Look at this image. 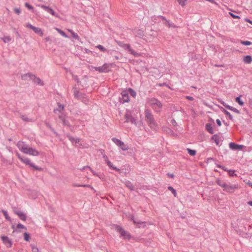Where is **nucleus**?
<instances>
[{
  "mask_svg": "<svg viewBox=\"0 0 252 252\" xmlns=\"http://www.w3.org/2000/svg\"><path fill=\"white\" fill-rule=\"evenodd\" d=\"M179 4L182 6H184L185 5V2L187 1V0H177Z\"/></svg>",
  "mask_w": 252,
  "mask_h": 252,
  "instance_id": "nucleus-56",
  "label": "nucleus"
},
{
  "mask_svg": "<svg viewBox=\"0 0 252 252\" xmlns=\"http://www.w3.org/2000/svg\"><path fill=\"white\" fill-rule=\"evenodd\" d=\"M206 130L211 134L214 132L213 127H205Z\"/></svg>",
  "mask_w": 252,
  "mask_h": 252,
  "instance_id": "nucleus-46",
  "label": "nucleus"
},
{
  "mask_svg": "<svg viewBox=\"0 0 252 252\" xmlns=\"http://www.w3.org/2000/svg\"><path fill=\"white\" fill-rule=\"evenodd\" d=\"M133 223L135 224L139 225V224H143L144 223H145V222L142 221H140L139 220H138L137 219H136L135 220H134V222Z\"/></svg>",
  "mask_w": 252,
  "mask_h": 252,
  "instance_id": "nucleus-52",
  "label": "nucleus"
},
{
  "mask_svg": "<svg viewBox=\"0 0 252 252\" xmlns=\"http://www.w3.org/2000/svg\"><path fill=\"white\" fill-rule=\"evenodd\" d=\"M227 109L234 112H235L238 114H240V112L239 110H238L237 109L234 108V107H233L231 106H227Z\"/></svg>",
  "mask_w": 252,
  "mask_h": 252,
  "instance_id": "nucleus-36",
  "label": "nucleus"
},
{
  "mask_svg": "<svg viewBox=\"0 0 252 252\" xmlns=\"http://www.w3.org/2000/svg\"><path fill=\"white\" fill-rule=\"evenodd\" d=\"M129 218L130 219V220L133 221V222H134V220H135L136 219H135L134 216L132 215H130Z\"/></svg>",
  "mask_w": 252,
  "mask_h": 252,
  "instance_id": "nucleus-64",
  "label": "nucleus"
},
{
  "mask_svg": "<svg viewBox=\"0 0 252 252\" xmlns=\"http://www.w3.org/2000/svg\"><path fill=\"white\" fill-rule=\"evenodd\" d=\"M219 101L220 102V103L223 105L227 109V106H229V105L227 104L226 103H225L224 101H223V100H219Z\"/></svg>",
  "mask_w": 252,
  "mask_h": 252,
  "instance_id": "nucleus-58",
  "label": "nucleus"
},
{
  "mask_svg": "<svg viewBox=\"0 0 252 252\" xmlns=\"http://www.w3.org/2000/svg\"><path fill=\"white\" fill-rule=\"evenodd\" d=\"M121 46L123 47L128 52L129 50L131 48L130 44L122 43L119 44Z\"/></svg>",
  "mask_w": 252,
  "mask_h": 252,
  "instance_id": "nucleus-32",
  "label": "nucleus"
},
{
  "mask_svg": "<svg viewBox=\"0 0 252 252\" xmlns=\"http://www.w3.org/2000/svg\"><path fill=\"white\" fill-rule=\"evenodd\" d=\"M103 158L106 163L108 162V161H109L108 157L105 154L103 155Z\"/></svg>",
  "mask_w": 252,
  "mask_h": 252,
  "instance_id": "nucleus-62",
  "label": "nucleus"
},
{
  "mask_svg": "<svg viewBox=\"0 0 252 252\" xmlns=\"http://www.w3.org/2000/svg\"><path fill=\"white\" fill-rule=\"evenodd\" d=\"M96 48L99 49L101 52H109V51L104 48L102 45H98L95 46Z\"/></svg>",
  "mask_w": 252,
  "mask_h": 252,
  "instance_id": "nucleus-34",
  "label": "nucleus"
},
{
  "mask_svg": "<svg viewBox=\"0 0 252 252\" xmlns=\"http://www.w3.org/2000/svg\"><path fill=\"white\" fill-rule=\"evenodd\" d=\"M21 118H22V119L25 121V122H29V121H31V119H30V118H28L27 117H26V116H24V115H22Z\"/></svg>",
  "mask_w": 252,
  "mask_h": 252,
  "instance_id": "nucleus-53",
  "label": "nucleus"
},
{
  "mask_svg": "<svg viewBox=\"0 0 252 252\" xmlns=\"http://www.w3.org/2000/svg\"><path fill=\"white\" fill-rule=\"evenodd\" d=\"M16 228L17 229L22 228V229H24L25 230H27V227L25 226H24V225H23V224H22L21 223H18L17 225Z\"/></svg>",
  "mask_w": 252,
  "mask_h": 252,
  "instance_id": "nucleus-47",
  "label": "nucleus"
},
{
  "mask_svg": "<svg viewBox=\"0 0 252 252\" xmlns=\"http://www.w3.org/2000/svg\"><path fill=\"white\" fill-rule=\"evenodd\" d=\"M243 62L247 64H250L252 62V57L251 55L244 56Z\"/></svg>",
  "mask_w": 252,
  "mask_h": 252,
  "instance_id": "nucleus-18",
  "label": "nucleus"
},
{
  "mask_svg": "<svg viewBox=\"0 0 252 252\" xmlns=\"http://www.w3.org/2000/svg\"><path fill=\"white\" fill-rule=\"evenodd\" d=\"M214 120L211 118H209L208 123L206 124L205 126H214Z\"/></svg>",
  "mask_w": 252,
  "mask_h": 252,
  "instance_id": "nucleus-33",
  "label": "nucleus"
},
{
  "mask_svg": "<svg viewBox=\"0 0 252 252\" xmlns=\"http://www.w3.org/2000/svg\"><path fill=\"white\" fill-rule=\"evenodd\" d=\"M58 107L57 108L54 109V112L57 113V112L59 113L61 112L64 109V105L61 104L60 103H58Z\"/></svg>",
  "mask_w": 252,
  "mask_h": 252,
  "instance_id": "nucleus-23",
  "label": "nucleus"
},
{
  "mask_svg": "<svg viewBox=\"0 0 252 252\" xmlns=\"http://www.w3.org/2000/svg\"><path fill=\"white\" fill-rule=\"evenodd\" d=\"M126 121L127 122H130L131 124L136 125V120L135 119L132 117L131 115H129L126 114Z\"/></svg>",
  "mask_w": 252,
  "mask_h": 252,
  "instance_id": "nucleus-19",
  "label": "nucleus"
},
{
  "mask_svg": "<svg viewBox=\"0 0 252 252\" xmlns=\"http://www.w3.org/2000/svg\"><path fill=\"white\" fill-rule=\"evenodd\" d=\"M26 27L27 28H29L32 30L35 33L38 34L40 36H43V33L42 32L41 29H40L39 28L35 27L32 26V25H31V24H27L26 25Z\"/></svg>",
  "mask_w": 252,
  "mask_h": 252,
  "instance_id": "nucleus-9",
  "label": "nucleus"
},
{
  "mask_svg": "<svg viewBox=\"0 0 252 252\" xmlns=\"http://www.w3.org/2000/svg\"><path fill=\"white\" fill-rule=\"evenodd\" d=\"M92 68H94L95 71H97L100 73L104 72L103 66L95 67L92 66Z\"/></svg>",
  "mask_w": 252,
  "mask_h": 252,
  "instance_id": "nucleus-37",
  "label": "nucleus"
},
{
  "mask_svg": "<svg viewBox=\"0 0 252 252\" xmlns=\"http://www.w3.org/2000/svg\"><path fill=\"white\" fill-rule=\"evenodd\" d=\"M66 136L68 137L69 140L71 142V143L73 145L78 144L80 142V139L79 138L73 137H72L71 136H70L69 134H67Z\"/></svg>",
  "mask_w": 252,
  "mask_h": 252,
  "instance_id": "nucleus-17",
  "label": "nucleus"
},
{
  "mask_svg": "<svg viewBox=\"0 0 252 252\" xmlns=\"http://www.w3.org/2000/svg\"><path fill=\"white\" fill-rule=\"evenodd\" d=\"M220 110L224 113V114H225V115L228 117L229 119L231 120H233V117H232V116L231 115V114L228 112L227 111V110H226L223 107H220Z\"/></svg>",
  "mask_w": 252,
  "mask_h": 252,
  "instance_id": "nucleus-21",
  "label": "nucleus"
},
{
  "mask_svg": "<svg viewBox=\"0 0 252 252\" xmlns=\"http://www.w3.org/2000/svg\"><path fill=\"white\" fill-rule=\"evenodd\" d=\"M25 6L26 7H27L28 9L30 10H32V12H34V7L31 5L28 2H26L25 3Z\"/></svg>",
  "mask_w": 252,
  "mask_h": 252,
  "instance_id": "nucleus-41",
  "label": "nucleus"
},
{
  "mask_svg": "<svg viewBox=\"0 0 252 252\" xmlns=\"http://www.w3.org/2000/svg\"><path fill=\"white\" fill-rule=\"evenodd\" d=\"M62 121L64 126H70L68 122L65 119H63Z\"/></svg>",
  "mask_w": 252,
  "mask_h": 252,
  "instance_id": "nucleus-54",
  "label": "nucleus"
},
{
  "mask_svg": "<svg viewBox=\"0 0 252 252\" xmlns=\"http://www.w3.org/2000/svg\"><path fill=\"white\" fill-rule=\"evenodd\" d=\"M24 239L26 241H29L30 239V234L28 233L25 232L24 234Z\"/></svg>",
  "mask_w": 252,
  "mask_h": 252,
  "instance_id": "nucleus-42",
  "label": "nucleus"
},
{
  "mask_svg": "<svg viewBox=\"0 0 252 252\" xmlns=\"http://www.w3.org/2000/svg\"><path fill=\"white\" fill-rule=\"evenodd\" d=\"M240 43L242 45H246V46H249L252 44L251 41H248V40H245V41L241 40L240 41Z\"/></svg>",
  "mask_w": 252,
  "mask_h": 252,
  "instance_id": "nucleus-45",
  "label": "nucleus"
},
{
  "mask_svg": "<svg viewBox=\"0 0 252 252\" xmlns=\"http://www.w3.org/2000/svg\"><path fill=\"white\" fill-rule=\"evenodd\" d=\"M37 77L31 73V75H30V80H32L34 83Z\"/></svg>",
  "mask_w": 252,
  "mask_h": 252,
  "instance_id": "nucleus-49",
  "label": "nucleus"
},
{
  "mask_svg": "<svg viewBox=\"0 0 252 252\" xmlns=\"http://www.w3.org/2000/svg\"><path fill=\"white\" fill-rule=\"evenodd\" d=\"M151 101L152 102V105H156L157 106L158 108H162V104L161 103V102L158 100V99L156 98H152L151 99Z\"/></svg>",
  "mask_w": 252,
  "mask_h": 252,
  "instance_id": "nucleus-14",
  "label": "nucleus"
},
{
  "mask_svg": "<svg viewBox=\"0 0 252 252\" xmlns=\"http://www.w3.org/2000/svg\"><path fill=\"white\" fill-rule=\"evenodd\" d=\"M128 94L129 93L133 97H135L136 95V92L132 88H129L127 90H126Z\"/></svg>",
  "mask_w": 252,
  "mask_h": 252,
  "instance_id": "nucleus-28",
  "label": "nucleus"
},
{
  "mask_svg": "<svg viewBox=\"0 0 252 252\" xmlns=\"http://www.w3.org/2000/svg\"><path fill=\"white\" fill-rule=\"evenodd\" d=\"M229 147L230 149L232 150H242L245 147V146L243 145H239L234 142H230L229 144Z\"/></svg>",
  "mask_w": 252,
  "mask_h": 252,
  "instance_id": "nucleus-8",
  "label": "nucleus"
},
{
  "mask_svg": "<svg viewBox=\"0 0 252 252\" xmlns=\"http://www.w3.org/2000/svg\"><path fill=\"white\" fill-rule=\"evenodd\" d=\"M168 189L172 192L174 197L177 196V192L176 190L171 186H169L168 187Z\"/></svg>",
  "mask_w": 252,
  "mask_h": 252,
  "instance_id": "nucleus-40",
  "label": "nucleus"
},
{
  "mask_svg": "<svg viewBox=\"0 0 252 252\" xmlns=\"http://www.w3.org/2000/svg\"><path fill=\"white\" fill-rule=\"evenodd\" d=\"M112 140L118 146H119L123 151H127L128 149V146L125 145L124 143L121 141L120 140L118 139L115 137L112 138Z\"/></svg>",
  "mask_w": 252,
  "mask_h": 252,
  "instance_id": "nucleus-6",
  "label": "nucleus"
},
{
  "mask_svg": "<svg viewBox=\"0 0 252 252\" xmlns=\"http://www.w3.org/2000/svg\"><path fill=\"white\" fill-rule=\"evenodd\" d=\"M163 24L165 26H167L168 28H176L177 27V26L176 25H174V24L170 23V22L167 20H166L164 22Z\"/></svg>",
  "mask_w": 252,
  "mask_h": 252,
  "instance_id": "nucleus-24",
  "label": "nucleus"
},
{
  "mask_svg": "<svg viewBox=\"0 0 252 252\" xmlns=\"http://www.w3.org/2000/svg\"><path fill=\"white\" fill-rule=\"evenodd\" d=\"M242 95H240L235 98V101L237 102L240 106H243L244 105V102L241 100V97Z\"/></svg>",
  "mask_w": 252,
  "mask_h": 252,
  "instance_id": "nucleus-27",
  "label": "nucleus"
},
{
  "mask_svg": "<svg viewBox=\"0 0 252 252\" xmlns=\"http://www.w3.org/2000/svg\"><path fill=\"white\" fill-rule=\"evenodd\" d=\"M217 184L220 187L224 188L226 183L223 180H220V179H218L216 181Z\"/></svg>",
  "mask_w": 252,
  "mask_h": 252,
  "instance_id": "nucleus-26",
  "label": "nucleus"
},
{
  "mask_svg": "<svg viewBox=\"0 0 252 252\" xmlns=\"http://www.w3.org/2000/svg\"><path fill=\"white\" fill-rule=\"evenodd\" d=\"M115 226L116 230L121 234L120 237H123L124 239L127 240H129L131 239V236L129 233L119 225H115Z\"/></svg>",
  "mask_w": 252,
  "mask_h": 252,
  "instance_id": "nucleus-3",
  "label": "nucleus"
},
{
  "mask_svg": "<svg viewBox=\"0 0 252 252\" xmlns=\"http://www.w3.org/2000/svg\"><path fill=\"white\" fill-rule=\"evenodd\" d=\"M145 120L147 123L150 125H155V121L154 116L152 114L151 111L149 109H145Z\"/></svg>",
  "mask_w": 252,
  "mask_h": 252,
  "instance_id": "nucleus-4",
  "label": "nucleus"
},
{
  "mask_svg": "<svg viewBox=\"0 0 252 252\" xmlns=\"http://www.w3.org/2000/svg\"><path fill=\"white\" fill-rule=\"evenodd\" d=\"M235 172V170H228V173L229 174V175L231 177H233L234 176H236V174L234 173Z\"/></svg>",
  "mask_w": 252,
  "mask_h": 252,
  "instance_id": "nucleus-48",
  "label": "nucleus"
},
{
  "mask_svg": "<svg viewBox=\"0 0 252 252\" xmlns=\"http://www.w3.org/2000/svg\"><path fill=\"white\" fill-rule=\"evenodd\" d=\"M113 64V63H105L103 65V68L104 70V72H109L111 71V70L109 69L110 66H112Z\"/></svg>",
  "mask_w": 252,
  "mask_h": 252,
  "instance_id": "nucleus-20",
  "label": "nucleus"
},
{
  "mask_svg": "<svg viewBox=\"0 0 252 252\" xmlns=\"http://www.w3.org/2000/svg\"><path fill=\"white\" fill-rule=\"evenodd\" d=\"M125 185L126 186V187L129 189L131 190H134V186L133 185L131 182L127 181L126 182Z\"/></svg>",
  "mask_w": 252,
  "mask_h": 252,
  "instance_id": "nucleus-25",
  "label": "nucleus"
},
{
  "mask_svg": "<svg viewBox=\"0 0 252 252\" xmlns=\"http://www.w3.org/2000/svg\"><path fill=\"white\" fill-rule=\"evenodd\" d=\"M56 30L58 31V32L60 34H61L63 36L65 37V38H68L69 36L67 35V34L64 32H63V31H62V30L60 29H58V28H56Z\"/></svg>",
  "mask_w": 252,
  "mask_h": 252,
  "instance_id": "nucleus-29",
  "label": "nucleus"
},
{
  "mask_svg": "<svg viewBox=\"0 0 252 252\" xmlns=\"http://www.w3.org/2000/svg\"><path fill=\"white\" fill-rule=\"evenodd\" d=\"M34 83L40 86H43L44 85L43 81L38 77L36 78Z\"/></svg>",
  "mask_w": 252,
  "mask_h": 252,
  "instance_id": "nucleus-44",
  "label": "nucleus"
},
{
  "mask_svg": "<svg viewBox=\"0 0 252 252\" xmlns=\"http://www.w3.org/2000/svg\"><path fill=\"white\" fill-rule=\"evenodd\" d=\"M73 93L74 97L77 99L81 100L82 102L87 104L89 100L87 98L86 94L79 92L76 87L73 88Z\"/></svg>",
  "mask_w": 252,
  "mask_h": 252,
  "instance_id": "nucleus-2",
  "label": "nucleus"
},
{
  "mask_svg": "<svg viewBox=\"0 0 252 252\" xmlns=\"http://www.w3.org/2000/svg\"><path fill=\"white\" fill-rule=\"evenodd\" d=\"M74 79L76 81L78 84H80L81 81H80L78 76L75 75L73 77Z\"/></svg>",
  "mask_w": 252,
  "mask_h": 252,
  "instance_id": "nucleus-60",
  "label": "nucleus"
},
{
  "mask_svg": "<svg viewBox=\"0 0 252 252\" xmlns=\"http://www.w3.org/2000/svg\"><path fill=\"white\" fill-rule=\"evenodd\" d=\"M14 11L18 15H19L21 12V10L20 9V8H15L14 9Z\"/></svg>",
  "mask_w": 252,
  "mask_h": 252,
  "instance_id": "nucleus-57",
  "label": "nucleus"
},
{
  "mask_svg": "<svg viewBox=\"0 0 252 252\" xmlns=\"http://www.w3.org/2000/svg\"><path fill=\"white\" fill-rule=\"evenodd\" d=\"M21 161L22 162H23V163H25L26 165H30L31 167H32L34 169H35L36 170H38V171H42L43 170L42 168L38 167L37 166H36L34 164L32 163L31 162V160L27 158L24 157L23 158H21Z\"/></svg>",
  "mask_w": 252,
  "mask_h": 252,
  "instance_id": "nucleus-5",
  "label": "nucleus"
},
{
  "mask_svg": "<svg viewBox=\"0 0 252 252\" xmlns=\"http://www.w3.org/2000/svg\"><path fill=\"white\" fill-rule=\"evenodd\" d=\"M11 228L13 230V232L18 231L16 227H15L14 224H12L11 226Z\"/></svg>",
  "mask_w": 252,
  "mask_h": 252,
  "instance_id": "nucleus-63",
  "label": "nucleus"
},
{
  "mask_svg": "<svg viewBox=\"0 0 252 252\" xmlns=\"http://www.w3.org/2000/svg\"><path fill=\"white\" fill-rule=\"evenodd\" d=\"M128 52H129L131 54L133 55L134 57H139L140 54L134 50H133L131 48L129 50Z\"/></svg>",
  "mask_w": 252,
  "mask_h": 252,
  "instance_id": "nucleus-39",
  "label": "nucleus"
},
{
  "mask_svg": "<svg viewBox=\"0 0 252 252\" xmlns=\"http://www.w3.org/2000/svg\"><path fill=\"white\" fill-rule=\"evenodd\" d=\"M40 7L43 8V9H44L46 11H47V12L50 13L51 15H52L53 16H54L56 17H59V15L58 14H57L54 11V10L51 8L50 7L48 6H46V5H40Z\"/></svg>",
  "mask_w": 252,
  "mask_h": 252,
  "instance_id": "nucleus-12",
  "label": "nucleus"
},
{
  "mask_svg": "<svg viewBox=\"0 0 252 252\" xmlns=\"http://www.w3.org/2000/svg\"><path fill=\"white\" fill-rule=\"evenodd\" d=\"M187 150L188 154L191 156H194L196 154V151L195 150L187 148Z\"/></svg>",
  "mask_w": 252,
  "mask_h": 252,
  "instance_id": "nucleus-30",
  "label": "nucleus"
},
{
  "mask_svg": "<svg viewBox=\"0 0 252 252\" xmlns=\"http://www.w3.org/2000/svg\"><path fill=\"white\" fill-rule=\"evenodd\" d=\"M172 128H174L175 127H172ZM162 130L165 132H166L167 134L173 135L174 136H177L178 134L177 133H175L174 132V128H171L170 127H161Z\"/></svg>",
  "mask_w": 252,
  "mask_h": 252,
  "instance_id": "nucleus-10",
  "label": "nucleus"
},
{
  "mask_svg": "<svg viewBox=\"0 0 252 252\" xmlns=\"http://www.w3.org/2000/svg\"><path fill=\"white\" fill-rule=\"evenodd\" d=\"M17 146L21 152L26 154L33 156L39 155V152L36 150L30 147L25 142L21 141H19L17 143Z\"/></svg>",
  "mask_w": 252,
  "mask_h": 252,
  "instance_id": "nucleus-1",
  "label": "nucleus"
},
{
  "mask_svg": "<svg viewBox=\"0 0 252 252\" xmlns=\"http://www.w3.org/2000/svg\"><path fill=\"white\" fill-rule=\"evenodd\" d=\"M1 239L2 241V242L6 245L7 247L10 248L12 246V242L9 239L7 236H1Z\"/></svg>",
  "mask_w": 252,
  "mask_h": 252,
  "instance_id": "nucleus-13",
  "label": "nucleus"
},
{
  "mask_svg": "<svg viewBox=\"0 0 252 252\" xmlns=\"http://www.w3.org/2000/svg\"><path fill=\"white\" fill-rule=\"evenodd\" d=\"M13 211L14 213L16 214L17 212L20 213L21 212L20 210H19L16 207H13Z\"/></svg>",
  "mask_w": 252,
  "mask_h": 252,
  "instance_id": "nucleus-61",
  "label": "nucleus"
},
{
  "mask_svg": "<svg viewBox=\"0 0 252 252\" xmlns=\"http://www.w3.org/2000/svg\"><path fill=\"white\" fill-rule=\"evenodd\" d=\"M170 121V123L173 125V126H177V124L174 119H171Z\"/></svg>",
  "mask_w": 252,
  "mask_h": 252,
  "instance_id": "nucleus-59",
  "label": "nucleus"
},
{
  "mask_svg": "<svg viewBox=\"0 0 252 252\" xmlns=\"http://www.w3.org/2000/svg\"><path fill=\"white\" fill-rule=\"evenodd\" d=\"M122 98L120 97V99L123 100L122 103L128 102L129 101V97L128 93L126 90H124L121 93Z\"/></svg>",
  "mask_w": 252,
  "mask_h": 252,
  "instance_id": "nucleus-11",
  "label": "nucleus"
},
{
  "mask_svg": "<svg viewBox=\"0 0 252 252\" xmlns=\"http://www.w3.org/2000/svg\"><path fill=\"white\" fill-rule=\"evenodd\" d=\"M229 14L230 15L231 17H232L234 19H240V17L238 15H236L235 14H234L233 13L231 12H229Z\"/></svg>",
  "mask_w": 252,
  "mask_h": 252,
  "instance_id": "nucleus-50",
  "label": "nucleus"
},
{
  "mask_svg": "<svg viewBox=\"0 0 252 252\" xmlns=\"http://www.w3.org/2000/svg\"><path fill=\"white\" fill-rule=\"evenodd\" d=\"M1 39L4 43H8L11 41L12 39L10 36H4Z\"/></svg>",
  "mask_w": 252,
  "mask_h": 252,
  "instance_id": "nucleus-43",
  "label": "nucleus"
},
{
  "mask_svg": "<svg viewBox=\"0 0 252 252\" xmlns=\"http://www.w3.org/2000/svg\"><path fill=\"white\" fill-rule=\"evenodd\" d=\"M211 140L215 142L217 145H219L220 142V138L219 134H216L212 136Z\"/></svg>",
  "mask_w": 252,
  "mask_h": 252,
  "instance_id": "nucleus-16",
  "label": "nucleus"
},
{
  "mask_svg": "<svg viewBox=\"0 0 252 252\" xmlns=\"http://www.w3.org/2000/svg\"><path fill=\"white\" fill-rule=\"evenodd\" d=\"M110 168L115 170L117 171L120 172V169L118 168L117 167L114 166L113 164H111V165L109 167Z\"/></svg>",
  "mask_w": 252,
  "mask_h": 252,
  "instance_id": "nucleus-55",
  "label": "nucleus"
},
{
  "mask_svg": "<svg viewBox=\"0 0 252 252\" xmlns=\"http://www.w3.org/2000/svg\"><path fill=\"white\" fill-rule=\"evenodd\" d=\"M134 33L135 36L139 37L140 38H142L144 36V31H142L141 29H138L135 30L134 32Z\"/></svg>",
  "mask_w": 252,
  "mask_h": 252,
  "instance_id": "nucleus-15",
  "label": "nucleus"
},
{
  "mask_svg": "<svg viewBox=\"0 0 252 252\" xmlns=\"http://www.w3.org/2000/svg\"><path fill=\"white\" fill-rule=\"evenodd\" d=\"M31 247L32 252H38V249L36 246L34 245H32Z\"/></svg>",
  "mask_w": 252,
  "mask_h": 252,
  "instance_id": "nucleus-51",
  "label": "nucleus"
},
{
  "mask_svg": "<svg viewBox=\"0 0 252 252\" xmlns=\"http://www.w3.org/2000/svg\"><path fill=\"white\" fill-rule=\"evenodd\" d=\"M31 75V73L30 72L24 74L21 76V78L22 80H28V78H30Z\"/></svg>",
  "mask_w": 252,
  "mask_h": 252,
  "instance_id": "nucleus-38",
  "label": "nucleus"
},
{
  "mask_svg": "<svg viewBox=\"0 0 252 252\" xmlns=\"http://www.w3.org/2000/svg\"><path fill=\"white\" fill-rule=\"evenodd\" d=\"M16 215L18 216L20 219H21L22 220L26 221L27 218V217L24 213L21 211L20 213L17 212Z\"/></svg>",
  "mask_w": 252,
  "mask_h": 252,
  "instance_id": "nucleus-22",
  "label": "nucleus"
},
{
  "mask_svg": "<svg viewBox=\"0 0 252 252\" xmlns=\"http://www.w3.org/2000/svg\"><path fill=\"white\" fill-rule=\"evenodd\" d=\"M2 213H3V215L4 216L5 219L9 221H11V219L10 218V217L8 216V214L7 212L6 211L4 210H2L1 211Z\"/></svg>",
  "mask_w": 252,
  "mask_h": 252,
  "instance_id": "nucleus-31",
  "label": "nucleus"
},
{
  "mask_svg": "<svg viewBox=\"0 0 252 252\" xmlns=\"http://www.w3.org/2000/svg\"><path fill=\"white\" fill-rule=\"evenodd\" d=\"M69 31L71 32V35L74 39H77V40L79 39V37L76 33L74 32L71 30H69Z\"/></svg>",
  "mask_w": 252,
  "mask_h": 252,
  "instance_id": "nucleus-35",
  "label": "nucleus"
},
{
  "mask_svg": "<svg viewBox=\"0 0 252 252\" xmlns=\"http://www.w3.org/2000/svg\"><path fill=\"white\" fill-rule=\"evenodd\" d=\"M239 187L237 185H228L226 184L223 190L229 193H232L235 189H238Z\"/></svg>",
  "mask_w": 252,
  "mask_h": 252,
  "instance_id": "nucleus-7",
  "label": "nucleus"
}]
</instances>
